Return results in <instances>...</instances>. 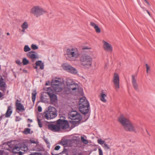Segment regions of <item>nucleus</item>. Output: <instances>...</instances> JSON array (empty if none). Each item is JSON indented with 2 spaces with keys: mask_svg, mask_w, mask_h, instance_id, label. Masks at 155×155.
<instances>
[{
  "mask_svg": "<svg viewBox=\"0 0 155 155\" xmlns=\"http://www.w3.org/2000/svg\"><path fill=\"white\" fill-rule=\"evenodd\" d=\"M63 68L65 70L71 74H76L78 72L77 69L69 64H65L63 65Z\"/></svg>",
  "mask_w": 155,
  "mask_h": 155,
  "instance_id": "obj_9",
  "label": "nucleus"
},
{
  "mask_svg": "<svg viewBox=\"0 0 155 155\" xmlns=\"http://www.w3.org/2000/svg\"><path fill=\"white\" fill-rule=\"evenodd\" d=\"M28 22L26 21L24 22L21 25L22 28L27 29L28 28Z\"/></svg>",
  "mask_w": 155,
  "mask_h": 155,
  "instance_id": "obj_30",
  "label": "nucleus"
},
{
  "mask_svg": "<svg viewBox=\"0 0 155 155\" xmlns=\"http://www.w3.org/2000/svg\"><path fill=\"white\" fill-rule=\"evenodd\" d=\"M66 84L67 86H69L71 85L74 83H75L73 81V80L71 79L70 78H67V79L66 81Z\"/></svg>",
  "mask_w": 155,
  "mask_h": 155,
  "instance_id": "obj_25",
  "label": "nucleus"
},
{
  "mask_svg": "<svg viewBox=\"0 0 155 155\" xmlns=\"http://www.w3.org/2000/svg\"><path fill=\"white\" fill-rule=\"evenodd\" d=\"M68 118L73 120L72 124L74 126H77L79 124V122L81 120L82 117L81 114L76 111H72L68 113Z\"/></svg>",
  "mask_w": 155,
  "mask_h": 155,
  "instance_id": "obj_6",
  "label": "nucleus"
},
{
  "mask_svg": "<svg viewBox=\"0 0 155 155\" xmlns=\"http://www.w3.org/2000/svg\"><path fill=\"white\" fill-rule=\"evenodd\" d=\"M37 94L36 91L35 90L33 91V92L32 93V97L31 99L32 101L34 102L36 99V97Z\"/></svg>",
  "mask_w": 155,
  "mask_h": 155,
  "instance_id": "obj_24",
  "label": "nucleus"
},
{
  "mask_svg": "<svg viewBox=\"0 0 155 155\" xmlns=\"http://www.w3.org/2000/svg\"><path fill=\"white\" fill-rule=\"evenodd\" d=\"M97 142L99 144L102 146L105 143V141L104 140H102L101 139H99L97 140Z\"/></svg>",
  "mask_w": 155,
  "mask_h": 155,
  "instance_id": "obj_35",
  "label": "nucleus"
},
{
  "mask_svg": "<svg viewBox=\"0 0 155 155\" xmlns=\"http://www.w3.org/2000/svg\"><path fill=\"white\" fill-rule=\"evenodd\" d=\"M63 80L60 78H55L52 80V86L48 89V91L50 90L52 92H59L62 90L61 85L63 83Z\"/></svg>",
  "mask_w": 155,
  "mask_h": 155,
  "instance_id": "obj_3",
  "label": "nucleus"
},
{
  "mask_svg": "<svg viewBox=\"0 0 155 155\" xmlns=\"http://www.w3.org/2000/svg\"><path fill=\"white\" fill-rule=\"evenodd\" d=\"M38 66H37V65H36V66H35L34 67V68L35 69H37L38 68Z\"/></svg>",
  "mask_w": 155,
  "mask_h": 155,
  "instance_id": "obj_61",
  "label": "nucleus"
},
{
  "mask_svg": "<svg viewBox=\"0 0 155 155\" xmlns=\"http://www.w3.org/2000/svg\"><path fill=\"white\" fill-rule=\"evenodd\" d=\"M2 33L1 32V30L0 29V35H1L2 34Z\"/></svg>",
  "mask_w": 155,
  "mask_h": 155,
  "instance_id": "obj_63",
  "label": "nucleus"
},
{
  "mask_svg": "<svg viewBox=\"0 0 155 155\" xmlns=\"http://www.w3.org/2000/svg\"><path fill=\"white\" fill-rule=\"evenodd\" d=\"M145 65L147 69V73L148 71L150 70V67L147 64H146Z\"/></svg>",
  "mask_w": 155,
  "mask_h": 155,
  "instance_id": "obj_42",
  "label": "nucleus"
},
{
  "mask_svg": "<svg viewBox=\"0 0 155 155\" xmlns=\"http://www.w3.org/2000/svg\"><path fill=\"white\" fill-rule=\"evenodd\" d=\"M0 155H3V151L0 150Z\"/></svg>",
  "mask_w": 155,
  "mask_h": 155,
  "instance_id": "obj_53",
  "label": "nucleus"
},
{
  "mask_svg": "<svg viewBox=\"0 0 155 155\" xmlns=\"http://www.w3.org/2000/svg\"><path fill=\"white\" fill-rule=\"evenodd\" d=\"M21 148L20 147V146L19 145H16L14 147H13L12 150L13 152H15V150H17V151L19 150Z\"/></svg>",
  "mask_w": 155,
  "mask_h": 155,
  "instance_id": "obj_29",
  "label": "nucleus"
},
{
  "mask_svg": "<svg viewBox=\"0 0 155 155\" xmlns=\"http://www.w3.org/2000/svg\"><path fill=\"white\" fill-rule=\"evenodd\" d=\"M31 47V48L33 50H36L38 48V46L34 44H32Z\"/></svg>",
  "mask_w": 155,
  "mask_h": 155,
  "instance_id": "obj_39",
  "label": "nucleus"
},
{
  "mask_svg": "<svg viewBox=\"0 0 155 155\" xmlns=\"http://www.w3.org/2000/svg\"><path fill=\"white\" fill-rule=\"evenodd\" d=\"M99 155H103V151L101 148H98Z\"/></svg>",
  "mask_w": 155,
  "mask_h": 155,
  "instance_id": "obj_41",
  "label": "nucleus"
},
{
  "mask_svg": "<svg viewBox=\"0 0 155 155\" xmlns=\"http://www.w3.org/2000/svg\"><path fill=\"white\" fill-rule=\"evenodd\" d=\"M90 106H88L79 107V109L80 112L84 114L88 113L90 110Z\"/></svg>",
  "mask_w": 155,
  "mask_h": 155,
  "instance_id": "obj_18",
  "label": "nucleus"
},
{
  "mask_svg": "<svg viewBox=\"0 0 155 155\" xmlns=\"http://www.w3.org/2000/svg\"><path fill=\"white\" fill-rule=\"evenodd\" d=\"M132 82L133 86L135 89L138 90V85L137 81V76L134 75H132Z\"/></svg>",
  "mask_w": 155,
  "mask_h": 155,
  "instance_id": "obj_17",
  "label": "nucleus"
},
{
  "mask_svg": "<svg viewBox=\"0 0 155 155\" xmlns=\"http://www.w3.org/2000/svg\"><path fill=\"white\" fill-rule=\"evenodd\" d=\"M69 140L67 139H62L60 144L63 146L66 145L68 142Z\"/></svg>",
  "mask_w": 155,
  "mask_h": 155,
  "instance_id": "obj_27",
  "label": "nucleus"
},
{
  "mask_svg": "<svg viewBox=\"0 0 155 155\" xmlns=\"http://www.w3.org/2000/svg\"><path fill=\"white\" fill-rule=\"evenodd\" d=\"M102 42L104 50L108 52H111L113 51V47L111 45L104 40H103Z\"/></svg>",
  "mask_w": 155,
  "mask_h": 155,
  "instance_id": "obj_11",
  "label": "nucleus"
},
{
  "mask_svg": "<svg viewBox=\"0 0 155 155\" xmlns=\"http://www.w3.org/2000/svg\"><path fill=\"white\" fill-rule=\"evenodd\" d=\"M58 120L55 124H49L48 126V128L54 132H58L60 130V128Z\"/></svg>",
  "mask_w": 155,
  "mask_h": 155,
  "instance_id": "obj_12",
  "label": "nucleus"
},
{
  "mask_svg": "<svg viewBox=\"0 0 155 155\" xmlns=\"http://www.w3.org/2000/svg\"><path fill=\"white\" fill-rule=\"evenodd\" d=\"M12 112V107L11 106H8V107L7 111L5 114V116L6 117H9Z\"/></svg>",
  "mask_w": 155,
  "mask_h": 155,
  "instance_id": "obj_22",
  "label": "nucleus"
},
{
  "mask_svg": "<svg viewBox=\"0 0 155 155\" xmlns=\"http://www.w3.org/2000/svg\"><path fill=\"white\" fill-rule=\"evenodd\" d=\"M60 129L63 130L66 129L69 127V124L68 121L65 120H63L61 119L58 120Z\"/></svg>",
  "mask_w": 155,
  "mask_h": 155,
  "instance_id": "obj_13",
  "label": "nucleus"
},
{
  "mask_svg": "<svg viewBox=\"0 0 155 155\" xmlns=\"http://www.w3.org/2000/svg\"><path fill=\"white\" fill-rule=\"evenodd\" d=\"M107 95L104 93L102 91L100 94V100L102 102L104 103H106L107 101L106 99L107 97Z\"/></svg>",
  "mask_w": 155,
  "mask_h": 155,
  "instance_id": "obj_20",
  "label": "nucleus"
},
{
  "mask_svg": "<svg viewBox=\"0 0 155 155\" xmlns=\"http://www.w3.org/2000/svg\"><path fill=\"white\" fill-rule=\"evenodd\" d=\"M54 92H48V91L47 93L49 96L51 102L52 104H54L57 101V97L56 95L53 94Z\"/></svg>",
  "mask_w": 155,
  "mask_h": 155,
  "instance_id": "obj_15",
  "label": "nucleus"
},
{
  "mask_svg": "<svg viewBox=\"0 0 155 155\" xmlns=\"http://www.w3.org/2000/svg\"><path fill=\"white\" fill-rule=\"evenodd\" d=\"M21 150H23L25 152H26L28 150V147H26L25 148H21Z\"/></svg>",
  "mask_w": 155,
  "mask_h": 155,
  "instance_id": "obj_47",
  "label": "nucleus"
},
{
  "mask_svg": "<svg viewBox=\"0 0 155 155\" xmlns=\"http://www.w3.org/2000/svg\"><path fill=\"white\" fill-rule=\"evenodd\" d=\"M6 34L8 35H10V33L8 32Z\"/></svg>",
  "mask_w": 155,
  "mask_h": 155,
  "instance_id": "obj_62",
  "label": "nucleus"
},
{
  "mask_svg": "<svg viewBox=\"0 0 155 155\" xmlns=\"http://www.w3.org/2000/svg\"><path fill=\"white\" fill-rule=\"evenodd\" d=\"M36 65L39 66L40 69L43 70L44 69V66L43 63L41 61H38L35 63Z\"/></svg>",
  "mask_w": 155,
  "mask_h": 155,
  "instance_id": "obj_23",
  "label": "nucleus"
},
{
  "mask_svg": "<svg viewBox=\"0 0 155 155\" xmlns=\"http://www.w3.org/2000/svg\"><path fill=\"white\" fill-rule=\"evenodd\" d=\"M37 119H38V124L39 127H42V125L41 122V120L39 119L38 117L37 118Z\"/></svg>",
  "mask_w": 155,
  "mask_h": 155,
  "instance_id": "obj_40",
  "label": "nucleus"
},
{
  "mask_svg": "<svg viewBox=\"0 0 155 155\" xmlns=\"http://www.w3.org/2000/svg\"><path fill=\"white\" fill-rule=\"evenodd\" d=\"M26 29H25V28H22V30H21V31L23 32H25V30Z\"/></svg>",
  "mask_w": 155,
  "mask_h": 155,
  "instance_id": "obj_52",
  "label": "nucleus"
},
{
  "mask_svg": "<svg viewBox=\"0 0 155 155\" xmlns=\"http://www.w3.org/2000/svg\"><path fill=\"white\" fill-rule=\"evenodd\" d=\"M22 63L24 65H26L29 63V61L25 58L23 59Z\"/></svg>",
  "mask_w": 155,
  "mask_h": 155,
  "instance_id": "obj_34",
  "label": "nucleus"
},
{
  "mask_svg": "<svg viewBox=\"0 0 155 155\" xmlns=\"http://www.w3.org/2000/svg\"><path fill=\"white\" fill-rule=\"evenodd\" d=\"M26 147H27V146L25 144H24L21 147V148H25Z\"/></svg>",
  "mask_w": 155,
  "mask_h": 155,
  "instance_id": "obj_50",
  "label": "nucleus"
},
{
  "mask_svg": "<svg viewBox=\"0 0 155 155\" xmlns=\"http://www.w3.org/2000/svg\"><path fill=\"white\" fill-rule=\"evenodd\" d=\"M28 121H29L30 123H31L32 122V120L30 119H28Z\"/></svg>",
  "mask_w": 155,
  "mask_h": 155,
  "instance_id": "obj_55",
  "label": "nucleus"
},
{
  "mask_svg": "<svg viewBox=\"0 0 155 155\" xmlns=\"http://www.w3.org/2000/svg\"><path fill=\"white\" fill-rule=\"evenodd\" d=\"M3 94L2 93L0 92V98L2 96Z\"/></svg>",
  "mask_w": 155,
  "mask_h": 155,
  "instance_id": "obj_57",
  "label": "nucleus"
},
{
  "mask_svg": "<svg viewBox=\"0 0 155 155\" xmlns=\"http://www.w3.org/2000/svg\"><path fill=\"white\" fill-rule=\"evenodd\" d=\"M38 111L40 112L42 111V108L40 106H38Z\"/></svg>",
  "mask_w": 155,
  "mask_h": 155,
  "instance_id": "obj_45",
  "label": "nucleus"
},
{
  "mask_svg": "<svg viewBox=\"0 0 155 155\" xmlns=\"http://www.w3.org/2000/svg\"><path fill=\"white\" fill-rule=\"evenodd\" d=\"M13 141H11L10 142H8L7 143V145L10 148H12L13 147L14 144L13 143Z\"/></svg>",
  "mask_w": 155,
  "mask_h": 155,
  "instance_id": "obj_32",
  "label": "nucleus"
},
{
  "mask_svg": "<svg viewBox=\"0 0 155 155\" xmlns=\"http://www.w3.org/2000/svg\"><path fill=\"white\" fill-rule=\"evenodd\" d=\"M89 106V102L85 97H83L80 98L79 103V107L88 106Z\"/></svg>",
  "mask_w": 155,
  "mask_h": 155,
  "instance_id": "obj_16",
  "label": "nucleus"
},
{
  "mask_svg": "<svg viewBox=\"0 0 155 155\" xmlns=\"http://www.w3.org/2000/svg\"><path fill=\"white\" fill-rule=\"evenodd\" d=\"M55 150H54L52 151L51 152L52 154L53 155H58V154L55 153Z\"/></svg>",
  "mask_w": 155,
  "mask_h": 155,
  "instance_id": "obj_48",
  "label": "nucleus"
},
{
  "mask_svg": "<svg viewBox=\"0 0 155 155\" xmlns=\"http://www.w3.org/2000/svg\"><path fill=\"white\" fill-rule=\"evenodd\" d=\"M144 1L148 4L149 5V3L147 0H144Z\"/></svg>",
  "mask_w": 155,
  "mask_h": 155,
  "instance_id": "obj_59",
  "label": "nucleus"
},
{
  "mask_svg": "<svg viewBox=\"0 0 155 155\" xmlns=\"http://www.w3.org/2000/svg\"><path fill=\"white\" fill-rule=\"evenodd\" d=\"M146 11L147 12V13H148V14L150 16V13L147 10H146Z\"/></svg>",
  "mask_w": 155,
  "mask_h": 155,
  "instance_id": "obj_58",
  "label": "nucleus"
},
{
  "mask_svg": "<svg viewBox=\"0 0 155 155\" xmlns=\"http://www.w3.org/2000/svg\"><path fill=\"white\" fill-rule=\"evenodd\" d=\"M90 24L91 26L94 28L96 32L97 33H100L101 32L100 29L95 23L91 22L90 23Z\"/></svg>",
  "mask_w": 155,
  "mask_h": 155,
  "instance_id": "obj_21",
  "label": "nucleus"
},
{
  "mask_svg": "<svg viewBox=\"0 0 155 155\" xmlns=\"http://www.w3.org/2000/svg\"><path fill=\"white\" fill-rule=\"evenodd\" d=\"M16 63L18 65H20L21 64V61L19 60H17L15 61Z\"/></svg>",
  "mask_w": 155,
  "mask_h": 155,
  "instance_id": "obj_43",
  "label": "nucleus"
},
{
  "mask_svg": "<svg viewBox=\"0 0 155 155\" xmlns=\"http://www.w3.org/2000/svg\"><path fill=\"white\" fill-rule=\"evenodd\" d=\"M102 147L105 149L108 150L110 148L109 145L105 143L104 144V145H102Z\"/></svg>",
  "mask_w": 155,
  "mask_h": 155,
  "instance_id": "obj_38",
  "label": "nucleus"
},
{
  "mask_svg": "<svg viewBox=\"0 0 155 155\" xmlns=\"http://www.w3.org/2000/svg\"><path fill=\"white\" fill-rule=\"evenodd\" d=\"M0 87H6L5 83L3 81V80L2 78L0 79Z\"/></svg>",
  "mask_w": 155,
  "mask_h": 155,
  "instance_id": "obj_28",
  "label": "nucleus"
},
{
  "mask_svg": "<svg viewBox=\"0 0 155 155\" xmlns=\"http://www.w3.org/2000/svg\"><path fill=\"white\" fill-rule=\"evenodd\" d=\"M34 154L35 155H42L41 153H35Z\"/></svg>",
  "mask_w": 155,
  "mask_h": 155,
  "instance_id": "obj_51",
  "label": "nucleus"
},
{
  "mask_svg": "<svg viewBox=\"0 0 155 155\" xmlns=\"http://www.w3.org/2000/svg\"><path fill=\"white\" fill-rule=\"evenodd\" d=\"M113 81L114 86L115 89L117 91H118L120 88V79L119 76L116 73L114 74Z\"/></svg>",
  "mask_w": 155,
  "mask_h": 155,
  "instance_id": "obj_10",
  "label": "nucleus"
},
{
  "mask_svg": "<svg viewBox=\"0 0 155 155\" xmlns=\"http://www.w3.org/2000/svg\"><path fill=\"white\" fill-rule=\"evenodd\" d=\"M118 121L126 131L137 132L139 130V127L138 125L133 123L123 115H121L119 117Z\"/></svg>",
  "mask_w": 155,
  "mask_h": 155,
  "instance_id": "obj_1",
  "label": "nucleus"
},
{
  "mask_svg": "<svg viewBox=\"0 0 155 155\" xmlns=\"http://www.w3.org/2000/svg\"><path fill=\"white\" fill-rule=\"evenodd\" d=\"M26 143L27 144H30V143H35L37 144H38L39 143L38 142V140H30L29 141H27L26 142Z\"/></svg>",
  "mask_w": 155,
  "mask_h": 155,
  "instance_id": "obj_26",
  "label": "nucleus"
},
{
  "mask_svg": "<svg viewBox=\"0 0 155 155\" xmlns=\"http://www.w3.org/2000/svg\"><path fill=\"white\" fill-rule=\"evenodd\" d=\"M18 100H17L16 104L17 110L20 111L22 112L25 110L24 107L19 102H18Z\"/></svg>",
  "mask_w": 155,
  "mask_h": 155,
  "instance_id": "obj_19",
  "label": "nucleus"
},
{
  "mask_svg": "<svg viewBox=\"0 0 155 155\" xmlns=\"http://www.w3.org/2000/svg\"><path fill=\"white\" fill-rule=\"evenodd\" d=\"M41 102L45 103H47L48 102V100L47 98H45L43 96H41Z\"/></svg>",
  "mask_w": 155,
  "mask_h": 155,
  "instance_id": "obj_31",
  "label": "nucleus"
},
{
  "mask_svg": "<svg viewBox=\"0 0 155 155\" xmlns=\"http://www.w3.org/2000/svg\"><path fill=\"white\" fill-rule=\"evenodd\" d=\"M57 115V111L55 108L54 107L49 106L44 113L42 116L45 119L49 120L55 118Z\"/></svg>",
  "mask_w": 155,
  "mask_h": 155,
  "instance_id": "obj_5",
  "label": "nucleus"
},
{
  "mask_svg": "<svg viewBox=\"0 0 155 155\" xmlns=\"http://www.w3.org/2000/svg\"><path fill=\"white\" fill-rule=\"evenodd\" d=\"M46 11L41 6L37 5L33 6L30 10V13L38 17L46 13Z\"/></svg>",
  "mask_w": 155,
  "mask_h": 155,
  "instance_id": "obj_7",
  "label": "nucleus"
},
{
  "mask_svg": "<svg viewBox=\"0 0 155 155\" xmlns=\"http://www.w3.org/2000/svg\"><path fill=\"white\" fill-rule=\"evenodd\" d=\"M23 132L24 134H30V129L29 128H26L25 129Z\"/></svg>",
  "mask_w": 155,
  "mask_h": 155,
  "instance_id": "obj_37",
  "label": "nucleus"
},
{
  "mask_svg": "<svg viewBox=\"0 0 155 155\" xmlns=\"http://www.w3.org/2000/svg\"><path fill=\"white\" fill-rule=\"evenodd\" d=\"M88 117H89V116H87V117H86V120L88 118Z\"/></svg>",
  "mask_w": 155,
  "mask_h": 155,
  "instance_id": "obj_64",
  "label": "nucleus"
},
{
  "mask_svg": "<svg viewBox=\"0 0 155 155\" xmlns=\"http://www.w3.org/2000/svg\"><path fill=\"white\" fill-rule=\"evenodd\" d=\"M80 61L81 63L78 64V66L88 68L92 66V58L90 56L84 54L81 57Z\"/></svg>",
  "mask_w": 155,
  "mask_h": 155,
  "instance_id": "obj_4",
  "label": "nucleus"
},
{
  "mask_svg": "<svg viewBox=\"0 0 155 155\" xmlns=\"http://www.w3.org/2000/svg\"><path fill=\"white\" fill-rule=\"evenodd\" d=\"M60 148V147L59 145L56 146L54 148V150H59Z\"/></svg>",
  "mask_w": 155,
  "mask_h": 155,
  "instance_id": "obj_44",
  "label": "nucleus"
},
{
  "mask_svg": "<svg viewBox=\"0 0 155 155\" xmlns=\"http://www.w3.org/2000/svg\"><path fill=\"white\" fill-rule=\"evenodd\" d=\"M81 140L82 142H83L84 143L87 144L88 143V141L86 139H85L82 136L81 137Z\"/></svg>",
  "mask_w": 155,
  "mask_h": 155,
  "instance_id": "obj_36",
  "label": "nucleus"
},
{
  "mask_svg": "<svg viewBox=\"0 0 155 155\" xmlns=\"http://www.w3.org/2000/svg\"><path fill=\"white\" fill-rule=\"evenodd\" d=\"M21 120V118L18 116L16 117L15 120L16 121H19Z\"/></svg>",
  "mask_w": 155,
  "mask_h": 155,
  "instance_id": "obj_46",
  "label": "nucleus"
},
{
  "mask_svg": "<svg viewBox=\"0 0 155 155\" xmlns=\"http://www.w3.org/2000/svg\"><path fill=\"white\" fill-rule=\"evenodd\" d=\"M79 91V85L78 84L74 83L69 86H67L65 92L66 94L74 93Z\"/></svg>",
  "mask_w": 155,
  "mask_h": 155,
  "instance_id": "obj_8",
  "label": "nucleus"
},
{
  "mask_svg": "<svg viewBox=\"0 0 155 155\" xmlns=\"http://www.w3.org/2000/svg\"><path fill=\"white\" fill-rule=\"evenodd\" d=\"M28 58H31L32 61H34L36 59L38 58V56L37 53L34 51H31L28 52L27 54Z\"/></svg>",
  "mask_w": 155,
  "mask_h": 155,
  "instance_id": "obj_14",
  "label": "nucleus"
},
{
  "mask_svg": "<svg viewBox=\"0 0 155 155\" xmlns=\"http://www.w3.org/2000/svg\"><path fill=\"white\" fill-rule=\"evenodd\" d=\"M23 71L24 72V73H27L28 71L27 70H25V69H24L23 70Z\"/></svg>",
  "mask_w": 155,
  "mask_h": 155,
  "instance_id": "obj_56",
  "label": "nucleus"
},
{
  "mask_svg": "<svg viewBox=\"0 0 155 155\" xmlns=\"http://www.w3.org/2000/svg\"><path fill=\"white\" fill-rule=\"evenodd\" d=\"M18 153L19 155H22L23 153L21 151H19L18 152Z\"/></svg>",
  "mask_w": 155,
  "mask_h": 155,
  "instance_id": "obj_54",
  "label": "nucleus"
},
{
  "mask_svg": "<svg viewBox=\"0 0 155 155\" xmlns=\"http://www.w3.org/2000/svg\"><path fill=\"white\" fill-rule=\"evenodd\" d=\"M141 8H142V9H143V11H144V10H146L144 7H141Z\"/></svg>",
  "mask_w": 155,
  "mask_h": 155,
  "instance_id": "obj_60",
  "label": "nucleus"
},
{
  "mask_svg": "<svg viewBox=\"0 0 155 155\" xmlns=\"http://www.w3.org/2000/svg\"><path fill=\"white\" fill-rule=\"evenodd\" d=\"M90 48H91L88 47H83L82 48L83 49H89Z\"/></svg>",
  "mask_w": 155,
  "mask_h": 155,
  "instance_id": "obj_49",
  "label": "nucleus"
},
{
  "mask_svg": "<svg viewBox=\"0 0 155 155\" xmlns=\"http://www.w3.org/2000/svg\"><path fill=\"white\" fill-rule=\"evenodd\" d=\"M31 48L28 45H25L24 46V51L25 52H27L30 51Z\"/></svg>",
  "mask_w": 155,
  "mask_h": 155,
  "instance_id": "obj_33",
  "label": "nucleus"
},
{
  "mask_svg": "<svg viewBox=\"0 0 155 155\" xmlns=\"http://www.w3.org/2000/svg\"><path fill=\"white\" fill-rule=\"evenodd\" d=\"M66 55L68 60L75 61L79 58L80 53L77 48L72 47L67 49Z\"/></svg>",
  "mask_w": 155,
  "mask_h": 155,
  "instance_id": "obj_2",
  "label": "nucleus"
}]
</instances>
